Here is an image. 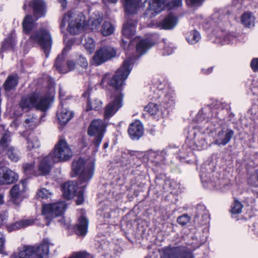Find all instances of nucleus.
<instances>
[{
	"mask_svg": "<svg viewBox=\"0 0 258 258\" xmlns=\"http://www.w3.org/2000/svg\"><path fill=\"white\" fill-rule=\"evenodd\" d=\"M250 66L254 72H258V58L252 59L251 61Z\"/></svg>",
	"mask_w": 258,
	"mask_h": 258,
	"instance_id": "nucleus-58",
	"label": "nucleus"
},
{
	"mask_svg": "<svg viewBox=\"0 0 258 258\" xmlns=\"http://www.w3.org/2000/svg\"><path fill=\"white\" fill-rule=\"evenodd\" d=\"M53 244L44 239L38 245H25L18 253H14L10 258H48L49 248Z\"/></svg>",
	"mask_w": 258,
	"mask_h": 258,
	"instance_id": "nucleus-6",
	"label": "nucleus"
},
{
	"mask_svg": "<svg viewBox=\"0 0 258 258\" xmlns=\"http://www.w3.org/2000/svg\"><path fill=\"white\" fill-rule=\"evenodd\" d=\"M196 218H201V224H206L209 222V212L206 207L203 205L199 204L196 208Z\"/></svg>",
	"mask_w": 258,
	"mask_h": 258,
	"instance_id": "nucleus-31",
	"label": "nucleus"
},
{
	"mask_svg": "<svg viewBox=\"0 0 258 258\" xmlns=\"http://www.w3.org/2000/svg\"><path fill=\"white\" fill-rule=\"evenodd\" d=\"M84 46L87 49L90 51H92L94 50L95 47V43L93 39L89 38L86 40V42L84 44Z\"/></svg>",
	"mask_w": 258,
	"mask_h": 258,
	"instance_id": "nucleus-51",
	"label": "nucleus"
},
{
	"mask_svg": "<svg viewBox=\"0 0 258 258\" xmlns=\"http://www.w3.org/2000/svg\"><path fill=\"white\" fill-rule=\"evenodd\" d=\"M204 1V0H186V3L192 6L198 7L201 6Z\"/></svg>",
	"mask_w": 258,
	"mask_h": 258,
	"instance_id": "nucleus-57",
	"label": "nucleus"
},
{
	"mask_svg": "<svg viewBox=\"0 0 258 258\" xmlns=\"http://www.w3.org/2000/svg\"><path fill=\"white\" fill-rule=\"evenodd\" d=\"M229 15L222 10L215 11L209 19L205 27L211 29L216 37L217 42L222 45L229 44L233 42L236 36L226 32L224 29L225 26L229 25Z\"/></svg>",
	"mask_w": 258,
	"mask_h": 258,
	"instance_id": "nucleus-4",
	"label": "nucleus"
},
{
	"mask_svg": "<svg viewBox=\"0 0 258 258\" xmlns=\"http://www.w3.org/2000/svg\"><path fill=\"white\" fill-rule=\"evenodd\" d=\"M247 181V183L250 186L255 187H258V178L255 172L249 175Z\"/></svg>",
	"mask_w": 258,
	"mask_h": 258,
	"instance_id": "nucleus-48",
	"label": "nucleus"
},
{
	"mask_svg": "<svg viewBox=\"0 0 258 258\" xmlns=\"http://www.w3.org/2000/svg\"><path fill=\"white\" fill-rule=\"evenodd\" d=\"M215 131V125L209 120H207L203 126L193 127L188 132L185 144L182 147V152L184 154H187L191 150L204 149L207 146L205 135L210 136Z\"/></svg>",
	"mask_w": 258,
	"mask_h": 258,
	"instance_id": "nucleus-3",
	"label": "nucleus"
},
{
	"mask_svg": "<svg viewBox=\"0 0 258 258\" xmlns=\"http://www.w3.org/2000/svg\"><path fill=\"white\" fill-rule=\"evenodd\" d=\"M4 203V195L3 194H0V205H3Z\"/></svg>",
	"mask_w": 258,
	"mask_h": 258,
	"instance_id": "nucleus-64",
	"label": "nucleus"
},
{
	"mask_svg": "<svg viewBox=\"0 0 258 258\" xmlns=\"http://www.w3.org/2000/svg\"><path fill=\"white\" fill-rule=\"evenodd\" d=\"M136 22H126L124 24L122 28V35L124 37L131 38L136 32Z\"/></svg>",
	"mask_w": 258,
	"mask_h": 258,
	"instance_id": "nucleus-32",
	"label": "nucleus"
},
{
	"mask_svg": "<svg viewBox=\"0 0 258 258\" xmlns=\"http://www.w3.org/2000/svg\"><path fill=\"white\" fill-rule=\"evenodd\" d=\"M23 169L24 174L28 177H30L32 175L37 176L38 171L37 170H35V164L34 163L23 164Z\"/></svg>",
	"mask_w": 258,
	"mask_h": 258,
	"instance_id": "nucleus-41",
	"label": "nucleus"
},
{
	"mask_svg": "<svg viewBox=\"0 0 258 258\" xmlns=\"http://www.w3.org/2000/svg\"><path fill=\"white\" fill-rule=\"evenodd\" d=\"M143 126L139 120L132 123L128 128V135L130 138L134 140H139L143 136Z\"/></svg>",
	"mask_w": 258,
	"mask_h": 258,
	"instance_id": "nucleus-22",
	"label": "nucleus"
},
{
	"mask_svg": "<svg viewBox=\"0 0 258 258\" xmlns=\"http://www.w3.org/2000/svg\"><path fill=\"white\" fill-rule=\"evenodd\" d=\"M233 135L234 132L231 129H221L216 134L214 143L219 146H225L230 141Z\"/></svg>",
	"mask_w": 258,
	"mask_h": 258,
	"instance_id": "nucleus-20",
	"label": "nucleus"
},
{
	"mask_svg": "<svg viewBox=\"0 0 258 258\" xmlns=\"http://www.w3.org/2000/svg\"><path fill=\"white\" fill-rule=\"evenodd\" d=\"M11 141V134L10 132H6L0 140V157L4 155L5 152H7L8 145Z\"/></svg>",
	"mask_w": 258,
	"mask_h": 258,
	"instance_id": "nucleus-34",
	"label": "nucleus"
},
{
	"mask_svg": "<svg viewBox=\"0 0 258 258\" xmlns=\"http://www.w3.org/2000/svg\"><path fill=\"white\" fill-rule=\"evenodd\" d=\"M27 140V150L32 153L33 152H36L40 146V143L37 137L33 134H30L26 139Z\"/></svg>",
	"mask_w": 258,
	"mask_h": 258,
	"instance_id": "nucleus-30",
	"label": "nucleus"
},
{
	"mask_svg": "<svg viewBox=\"0 0 258 258\" xmlns=\"http://www.w3.org/2000/svg\"><path fill=\"white\" fill-rule=\"evenodd\" d=\"M115 50L110 46L101 47L95 53L93 61L95 64L99 66L116 55Z\"/></svg>",
	"mask_w": 258,
	"mask_h": 258,
	"instance_id": "nucleus-17",
	"label": "nucleus"
},
{
	"mask_svg": "<svg viewBox=\"0 0 258 258\" xmlns=\"http://www.w3.org/2000/svg\"><path fill=\"white\" fill-rule=\"evenodd\" d=\"M5 238L2 234H0V253L3 250L4 248Z\"/></svg>",
	"mask_w": 258,
	"mask_h": 258,
	"instance_id": "nucleus-60",
	"label": "nucleus"
},
{
	"mask_svg": "<svg viewBox=\"0 0 258 258\" xmlns=\"http://www.w3.org/2000/svg\"><path fill=\"white\" fill-rule=\"evenodd\" d=\"M77 63L83 68H86L88 65L86 58L82 55H80L78 58Z\"/></svg>",
	"mask_w": 258,
	"mask_h": 258,
	"instance_id": "nucleus-55",
	"label": "nucleus"
},
{
	"mask_svg": "<svg viewBox=\"0 0 258 258\" xmlns=\"http://www.w3.org/2000/svg\"><path fill=\"white\" fill-rule=\"evenodd\" d=\"M13 47V43L11 39L7 38L5 40L2 45V49L3 51L6 50Z\"/></svg>",
	"mask_w": 258,
	"mask_h": 258,
	"instance_id": "nucleus-53",
	"label": "nucleus"
},
{
	"mask_svg": "<svg viewBox=\"0 0 258 258\" xmlns=\"http://www.w3.org/2000/svg\"><path fill=\"white\" fill-rule=\"evenodd\" d=\"M164 55H170L172 53L173 49L172 47L167 46L164 48Z\"/></svg>",
	"mask_w": 258,
	"mask_h": 258,
	"instance_id": "nucleus-61",
	"label": "nucleus"
},
{
	"mask_svg": "<svg viewBox=\"0 0 258 258\" xmlns=\"http://www.w3.org/2000/svg\"><path fill=\"white\" fill-rule=\"evenodd\" d=\"M95 162L93 159L84 160L79 158L74 160L72 163V176L79 175L78 178L80 189L75 194L77 197L76 204L81 205L84 201V191L88 183L93 176Z\"/></svg>",
	"mask_w": 258,
	"mask_h": 258,
	"instance_id": "nucleus-2",
	"label": "nucleus"
},
{
	"mask_svg": "<svg viewBox=\"0 0 258 258\" xmlns=\"http://www.w3.org/2000/svg\"><path fill=\"white\" fill-rule=\"evenodd\" d=\"M161 258H194L192 251L185 246L166 247Z\"/></svg>",
	"mask_w": 258,
	"mask_h": 258,
	"instance_id": "nucleus-13",
	"label": "nucleus"
},
{
	"mask_svg": "<svg viewBox=\"0 0 258 258\" xmlns=\"http://www.w3.org/2000/svg\"><path fill=\"white\" fill-rule=\"evenodd\" d=\"M29 6L30 7L33 11V16L27 15L24 18L22 26L23 31L25 34H30L34 27V21L38 19L44 17L46 13V5L43 0H32L29 3Z\"/></svg>",
	"mask_w": 258,
	"mask_h": 258,
	"instance_id": "nucleus-9",
	"label": "nucleus"
},
{
	"mask_svg": "<svg viewBox=\"0 0 258 258\" xmlns=\"http://www.w3.org/2000/svg\"><path fill=\"white\" fill-rule=\"evenodd\" d=\"M66 94V91L61 87H59V96L60 99L61 100L60 105H62V101L63 100H65L66 99V98H65Z\"/></svg>",
	"mask_w": 258,
	"mask_h": 258,
	"instance_id": "nucleus-59",
	"label": "nucleus"
},
{
	"mask_svg": "<svg viewBox=\"0 0 258 258\" xmlns=\"http://www.w3.org/2000/svg\"><path fill=\"white\" fill-rule=\"evenodd\" d=\"M84 18V16L81 13L71 11L65 14L60 20L61 32H63L68 23V32L72 35L79 34L83 29Z\"/></svg>",
	"mask_w": 258,
	"mask_h": 258,
	"instance_id": "nucleus-7",
	"label": "nucleus"
},
{
	"mask_svg": "<svg viewBox=\"0 0 258 258\" xmlns=\"http://www.w3.org/2000/svg\"><path fill=\"white\" fill-rule=\"evenodd\" d=\"M88 224V220L85 216L80 217L76 225V234L80 236H85L87 233Z\"/></svg>",
	"mask_w": 258,
	"mask_h": 258,
	"instance_id": "nucleus-29",
	"label": "nucleus"
},
{
	"mask_svg": "<svg viewBox=\"0 0 258 258\" xmlns=\"http://www.w3.org/2000/svg\"><path fill=\"white\" fill-rule=\"evenodd\" d=\"M54 162H64L69 160L73 153L67 142L60 139L55 145L53 151L49 154Z\"/></svg>",
	"mask_w": 258,
	"mask_h": 258,
	"instance_id": "nucleus-12",
	"label": "nucleus"
},
{
	"mask_svg": "<svg viewBox=\"0 0 258 258\" xmlns=\"http://www.w3.org/2000/svg\"><path fill=\"white\" fill-rule=\"evenodd\" d=\"M4 164V161H0V185L12 184L18 179V176Z\"/></svg>",
	"mask_w": 258,
	"mask_h": 258,
	"instance_id": "nucleus-18",
	"label": "nucleus"
},
{
	"mask_svg": "<svg viewBox=\"0 0 258 258\" xmlns=\"http://www.w3.org/2000/svg\"><path fill=\"white\" fill-rule=\"evenodd\" d=\"M216 106H221V104H220L219 103L215 104V105L213 106L214 108H213L211 112V115H210V114H208L207 116L206 114L207 112L209 111L211 107L208 106L207 108H205V112L204 111L203 109H201L197 114L196 116L194 119V120L197 123H201L204 121H205L206 122L207 120H209V118H212L213 117H214L213 114L214 113L215 110L216 109L218 108V107H216Z\"/></svg>",
	"mask_w": 258,
	"mask_h": 258,
	"instance_id": "nucleus-24",
	"label": "nucleus"
},
{
	"mask_svg": "<svg viewBox=\"0 0 258 258\" xmlns=\"http://www.w3.org/2000/svg\"><path fill=\"white\" fill-rule=\"evenodd\" d=\"M37 194L39 197L43 199H45L49 198V197L51 195V192L46 188H42L40 189Z\"/></svg>",
	"mask_w": 258,
	"mask_h": 258,
	"instance_id": "nucleus-54",
	"label": "nucleus"
},
{
	"mask_svg": "<svg viewBox=\"0 0 258 258\" xmlns=\"http://www.w3.org/2000/svg\"><path fill=\"white\" fill-rule=\"evenodd\" d=\"M51 101V97L48 93L33 92L22 97L19 105L23 110L26 111L35 108L37 110L45 112L50 107Z\"/></svg>",
	"mask_w": 258,
	"mask_h": 258,
	"instance_id": "nucleus-5",
	"label": "nucleus"
},
{
	"mask_svg": "<svg viewBox=\"0 0 258 258\" xmlns=\"http://www.w3.org/2000/svg\"><path fill=\"white\" fill-rule=\"evenodd\" d=\"M74 112L67 108L60 105L56 113V117L58 123L63 126L66 125L74 117Z\"/></svg>",
	"mask_w": 258,
	"mask_h": 258,
	"instance_id": "nucleus-21",
	"label": "nucleus"
},
{
	"mask_svg": "<svg viewBox=\"0 0 258 258\" xmlns=\"http://www.w3.org/2000/svg\"><path fill=\"white\" fill-rule=\"evenodd\" d=\"M147 2L149 4L148 11L152 12L153 16L160 13L165 6V0H145L143 3L141 0H124V11L127 14H135L138 9L145 7Z\"/></svg>",
	"mask_w": 258,
	"mask_h": 258,
	"instance_id": "nucleus-8",
	"label": "nucleus"
},
{
	"mask_svg": "<svg viewBox=\"0 0 258 258\" xmlns=\"http://www.w3.org/2000/svg\"><path fill=\"white\" fill-rule=\"evenodd\" d=\"M174 101V96L173 94H166L164 96V99L161 104V106H163L165 109L170 108L174 106L175 104Z\"/></svg>",
	"mask_w": 258,
	"mask_h": 258,
	"instance_id": "nucleus-42",
	"label": "nucleus"
},
{
	"mask_svg": "<svg viewBox=\"0 0 258 258\" xmlns=\"http://www.w3.org/2000/svg\"><path fill=\"white\" fill-rule=\"evenodd\" d=\"M79 184L75 181H69L63 184L61 186L63 196L67 199H71L78 191Z\"/></svg>",
	"mask_w": 258,
	"mask_h": 258,
	"instance_id": "nucleus-23",
	"label": "nucleus"
},
{
	"mask_svg": "<svg viewBox=\"0 0 258 258\" xmlns=\"http://www.w3.org/2000/svg\"><path fill=\"white\" fill-rule=\"evenodd\" d=\"M145 111L148 112L151 115L159 114L161 116L163 115V111L159 108V106L153 103H149L145 107Z\"/></svg>",
	"mask_w": 258,
	"mask_h": 258,
	"instance_id": "nucleus-38",
	"label": "nucleus"
},
{
	"mask_svg": "<svg viewBox=\"0 0 258 258\" xmlns=\"http://www.w3.org/2000/svg\"><path fill=\"white\" fill-rule=\"evenodd\" d=\"M17 75L9 76L4 84V87L6 91L14 89L18 83Z\"/></svg>",
	"mask_w": 258,
	"mask_h": 258,
	"instance_id": "nucleus-33",
	"label": "nucleus"
},
{
	"mask_svg": "<svg viewBox=\"0 0 258 258\" xmlns=\"http://www.w3.org/2000/svg\"><path fill=\"white\" fill-rule=\"evenodd\" d=\"M243 205L237 200H235L231 206L230 212L232 214H238L241 212Z\"/></svg>",
	"mask_w": 258,
	"mask_h": 258,
	"instance_id": "nucleus-46",
	"label": "nucleus"
},
{
	"mask_svg": "<svg viewBox=\"0 0 258 258\" xmlns=\"http://www.w3.org/2000/svg\"><path fill=\"white\" fill-rule=\"evenodd\" d=\"M35 223V219L29 218L26 219H22L20 221H17L15 223L9 225H7V229L9 232L13 230H17L21 228L27 227L33 225Z\"/></svg>",
	"mask_w": 258,
	"mask_h": 258,
	"instance_id": "nucleus-27",
	"label": "nucleus"
},
{
	"mask_svg": "<svg viewBox=\"0 0 258 258\" xmlns=\"http://www.w3.org/2000/svg\"><path fill=\"white\" fill-rule=\"evenodd\" d=\"M213 70V67H210V68L207 69V70L202 69V71L203 74H204L205 75H208V74H210V73H211L212 72Z\"/></svg>",
	"mask_w": 258,
	"mask_h": 258,
	"instance_id": "nucleus-62",
	"label": "nucleus"
},
{
	"mask_svg": "<svg viewBox=\"0 0 258 258\" xmlns=\"http://www.w3.org/2000/svg\"><path fill=\"white\" fill-rule=\"evenodd\" d=\"M182 4V0H172L169 3H167L166 0H165V6L160 12L165 8H167L169 10L176 9L181 7Z\"/></svg>",
	"mask_w": 258,
	"mask_h": 258,
	"instance_id": "nucleus-45",
	"label": "nucleus"
},
{
	"mask_svg": "<svg viewBox=\"0 0 258 258\" xmlns=\"http://www.w3.org/2000/svg\"><path fill=\"white\" fill-rule=\"evenodd\" d=\"M133 65V59L129 57L124 60L122 65L116 71L115 75L111 79H109L106 75L103 77L100 85L103 86L104 82H107L108 84L116 91L114 94V99L110 101L105 108L104 112L105 119L111 117L122 107V96L117 91L124 84V81L130 74Z\"/></svg>",
	"mask_w": 258,
	"mask_h": 258,
	"instance_id": "nucleus-1",
	"label": "nucleus"
},
{
	"mask_svg": "<svg viewBox=\"0 0 258 258\" xmlns=\"http://www.w3.org/2000/svg\"><path fill=\"white\" fill-rule=\"evenodd\" d=\"M210 184L216 189L222 192H225L229 188V184L223 179L217 178L216 181H211Z\"/></svg>",
	"mask_w": 258,
	"mask_h": 258,
	"instance_id": "nucleus-37",
	"label": "nucleus"
},
{
	"mask_svg": "<svg viewBox=\"0 0 258 258\" xmlns=\"http://www.w3.org/2000/svg\"><path fill=\"white\" fill-rule=\"evenodd\" d=\"M8 215L7 212L0 213V226L7 223Z\"/></svg>",
	"mask_w": 258,
	"mask_h": 258,
	"instance_id": "nucleus-56",
	"label": "nucleus"
},
{
	"mask_svg": "<svg viewBox=\"0 0 258 258\" xmlns=\"http://www.w3.org/2000/svg\"><path fill=\"white\" fill-rule=\"evenodd\" d=\"M186 39L189 44H195L201 39V35L198 31L193 30L187 34Z\"/></svg>",
	"mask_w": 258,
	"mask_h": 258,
	"instance_id": "nucleus-44",
	"label": "nucleus"
},
{
	"mask_svg": "<svg viewBox=\"0 0 258 258\" xmlns=\"http://www.w3.org/2000/svg\"><path fill=\"white\" fill-rule=\"evenodd\" d=\"M58 2L61 4L63 9H64L67 6V2L66 0H58Z\"/></svg>",
	"mask_w": 258,
	"mask_h": 258,
	"instance_id": "nucleus-63",
	"label": "nucleus"
},
{
	"mask_svg": "<svg viewBox=\"0 0 258 258\" xmlns=\"http://www.w3.org/2000/svg\"><path fill=\"white\" fill-rule=\"evenodd\" d=\"M136 41L139 39V42L137 43L136 46L137 51L140 55L144 54L154 44V43L149 38L140 40V38H136Z\"/></svg>",
	"mask_w": 258,
	"mask_h": 258,
	"instance_id": "nucleus-28",
	"label": "nucleus"
},
{
	"mask_svg": "<svg viewBox=\"0 0 258 258\" xmlns=\"http://www.w3.org/2000/svg\"><path fill=\"white\" fill-rule=\"evenodd\" d=\"M71 49L70 46H66L63 49L61 54L58 55L55 59L54 66L60 73H66L74 69L75 63L72 60L67 61L66 65L64 61V55Z\"/></svg>",
	"mask_w": 258,
	"mask_h": 258,
	"instance_id": "nucleus-16",
	"label": "nucleus"
},
{
	"mask_svg": "<svg viewBox=\"0 0 258 258\" xmlns=\"http://www.w3.org/2000/svg\"><path fill=\"white\" fill-rule=\"evenodd\" d=\"M21 186L22 187V189H20V185L19 184H15L14 185L11 189L10 190V195L11 198L14 200H16L20 198L22 194L24 191L25 188V182L22 181L21 182Z\"/></svg>",
	"mask_w": 258,
	"mask_h": 258,
	"instance_id": "nucleus-35",
	"label": "nucleus"
},
{
	"mask_svg": "<svg viewBox=\"0 0 258 258\" xmlns=\"http://www.w3.org/2000/svg\"><path fill=\"white\" fill-rule=\"evenodd\" d=\"M38 174L37 175H46L51 171L54 163L49 154L38 158Z\"/></svg>",
	"mask_w": 258,
	"mask_h": 258,
	"instance_id": "nucleus-19",
	"label": "nucleus"
},
{
	"mask_svg": "<svg viewBox=\"0 0 258 258\" xmlns=\"http://www.w3.org/2000/svg\"><path fill=\"white\" fill-rule=\"evenodd\" d=\"M107 123L100 119L92 120L90 124L87 133L90 137H95L93 144L95 146L96 150H98L102 142L105 133L106 131Z\"/></svg>",
	"mask_w": 258,
	"mask_h": 258,
	"instance_id": "nucleus-10",
	"label": "nucleus"
},
{
	"mask_svg": "<svg viewBox=\"0 0 258 258\" xmlns=\"http://www.w3.org/2000/svg\"><path fill=\"white\" fill-rule=\"evenodd\" d=\"M178 23V19L176 17L172 14H169L159 24V27L161 29L171 30L173 29Z\"/></svg>",
	"mask_w": 258,
	"mask_h": 258,
	"instance_id": "nucleus-25",
	"label": "nucleus"
},
{
	"mask_svg": "<svg viewBox=\"0 0 258 258\" xmlns=\"http://www.w3.org/2000/svg\"><path fill=\"white\" fill-rule=\"evenodd\" d=\"M189 220V217L186 214H183L178 217L177 221L179 224L184 226L187 224Z\"/></svg>",
	"mask_w": 258,
	"mask_h": 258,
	"instance_id": "nucleus-50",
	"label": "nucleus"
},
{
	"mask_svg": "<svg viewBox=\"0 0 258 258\" xmlns=\"http://www.w3.org/2000/svg\"><path fill=\"white\" fill-rule=\"evenodd\" d=\"M130 155L128 153L121 152V157L117 161L122 165H126L127 163Z\"/></svg>",
	"mask_w": 258,
	"mask_h": 258,
	"instance_id": "nucleus-52",
	"label": "nucleus"
},
{
	"mask_svg": "<svg viewBox=\"0 0 258 258\" xmlns=\"http://www.w3.org/2000/svg\"><path fill=\"white\" fill-rule=\"evenodd\" d=\"M114 30V28L112 24L108 21H105L101 29V34L104 36H109L112 34Z\"/></svg>",
	"mask_w": 258,
	"mask_h": 258,
	"instance_id": "nucleus-43",
	"label": "nucleus"
},
{
	"mask_svg": "<svg viewBox=\"0 0 258 258\" xmlns=\"http://www.w3.org/2000/svg\"><path fill=\"white\" fill-rule=\"evenodd\" d=\"M29 40L32 43L39 45L46 57H48L52 45V38L48 30L42 28L34 32L31 34Z\"/></svg>",
	"mask_w": 258,
	"mask_h": 258,
	"instance_id": "nucleus-11",
	"label": "nucleus"
},
{
	"mask_svg": "<svg viewBox=\"0 0 258 258\" xmlns=\"http://www.w3.org/2000/svg\"><path fill=\"white\" fill-rule=\"evenodd\" d=\"M180 150L177 147H168L162 151H150L149 153V158L156 165L164 164L165 156L171 154L178 155Z\"/></svg>",
	"mask_w": 258,
	"mask_h": 258,
	"instance_id": "nucleus-15",
	"label": "nucleus"
},
{
	"mask_svg": "<svg viewBox=\"0 0 258 258\" xmlns=\"http://www.w3.org/2000/svg\"><path fill=\"white\" fill-rule=\"evenodd\" d=\"M69 258H93L92 255L86 251L73 253Z\"/></svg>",
	"mask_w": 258,
	"mask_h": 258,
	"instance_id": "nucleus-49",
	"label": "nucleus"
},
{
	"mask_svg": "<svg viewBox=\"0 0 258 258\" xmlns=\"http://www.w3.org/2000/svg\"><path fill=\"white\" fill-rule=\"evenodd\" d=\"M90 95V91L88 89L82 94V97L87 98V105L86 107V111H89L92 110H99L101 109L102 102L97 99H95L91 101L89 98Z\"/></svg>",
	"mask_w": 258,
	"mask_h": 258,
	"instance_id": "nucleus-26",
	"label": "nucleus"
},
{
	"mask_svg": "<svg viewBox=\"0 0 258 258\" xmlns=\"http://www.w3.org/2000/svg\"><path fill=\"white\" fill-rule=\"evenodd\" d=\"M102 21L103 17L100 16L96 19H92L90 22L91 29L93 30H98L100 27L101 23L102 22Z\"/></svg>",
	"mask_w": 258,
	"mask_h": 258,
	"instance_id": "nucleus-47",
	"label": "nucleus"
},
{
	"mask_svg": "<svg viewBox=\"0 0 258 258\" xmlns=\"http://www.w3.org/2000/svg\"><path fill=\"white\" fill-rule=\"evenodd\" d=\"M6 154L8 158L13 162H17L20 158V154L18 150L8 145Z\"/></svg>",
	"mask_w": 258,
	"mask_h": 258,
	"instance_id": "nucleus-40",
	"label": "nucleus"
},
{
	"mask_svg": "<svg viewBox=\"0 0 258 258\" xmlns=\"http://www.w3.org/2000/svg\"><path fill=\"white\" fill-rule=\"evenodd\" d=\"M39 122L40 118L32 114L28 116L24 123L26 128L32 130L38 125Z\"/></svg>",
	"mask_w": 258,
	"mask_h": 258,
	"instance_id": "nucleus-39",
	"label": "nucleus"
},
{
	"mask_svg": "<svg viewBox=\"0 0 258 258\" xmlns=\"http://www.w3.org/2000/svg\"><path fill=\"white\" fill-rule=\"evenodd\" d=\"M67 208V204L64 201H59L43 206L42 214L46 220L63 214Z\"/></svg>",
	"mask_w": 258,
	"mask_h": 258,
	"instance_id": "nucleus-14",
	"label": "nucleus"
},
{
	"mask_svg": "<svg viewBox=\"0 0 258 258\" xmlns=\"http://www.w3.org/2000/svg\"><path fill=\"white\" fill-rule=\"evenodd\" d=\"M254 20L255 18L253 14L249 12L244 13L241 17V23L246 27L254 26Z\"/></svg>",
	"mask_w": 258,
	"mask_h": 258,
	"instance_id": "nucleus-36",
	"label": "nucleus"
}]
</instances>
